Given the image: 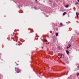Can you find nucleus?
<instances>
[{
	"mask_svg": "<svg viewBox=\"0 0 79 79\" xmlns=\"http://www.w3.org/2000/svg\"><path fill=\"white\" fill-rule=\"evenodd\" d=\"M15 71H17V73H20V72H21V70L19 69L18 68H15Z\"/></svg>",
	"mask_w": 79,
	"mask_h": 79,
	"instance_id": "nucleus-1",
	"label": "nucleus"
},
{
	"mask_svg": "<svg viewBox=\"0 0 79 79\" xmlns=\"http://www.w3.org/2000/svg\"><path fill=\"white\" fill-rule=\"evenodd\" d=\"M66 52L67 55H69V52L68 50H66Z\"/></svg>",
	"mask_w": 79,
	"mask_h": 79,
	"instance_id": "nucleus-2",
	"label": "nucleus"
},
{
	"mask_svg": "<svg viewBox=\"0 0 79 79\" xmlns=\"http://www.w3.org/2000/svg\"><path fill=\"white\" fill-rule=\"evenodd\" d=\"M77 12H76V15L78 18H79V16L78 15Z\"/></svg>",
	"mask_w": 79,
	"mask_h": 79,
	"instance_id": "nucleus-3",
	"label": "nucleus"
},
{
	"mask_svg": "<svg viewBox=\"0 0 79 79\" xmlns=\"http://www.w3.org/2000/svg\"><path fill=\"white\" fill-rule=\"evenodd\" d=\"M60 26H63V23H60Z\"/></svg>",
	"mask_w": 79,
	"mask_h": 79,
	"instance_id": "nucleus-4",
	"label": "nucleus"
},
{
	"mask_svg": "<svg viewBox=\"0 0 79 79\" xmlns=\"http://www.w3.org/2000/svg\"><path fill=\"white\" fill-rule=\"evenodd\" d=\"M79 73H77V77H78V76H79Z\"/></svg>",
	"mask_w": 79,
	"mask_h": 79,
	"instance_id": "nucleus-5",
	"label": "nucleus"
},
{
	"mask_svg": "<svg viewBox=\"0 0 79 79\" xmlns=\"http://www.w3.org/2000/svg\"><path fill=\"white\" fill-rule=\"evenodd\" d=\"M66 12H64L63 13V15H66Z\"/></svg>",
	"mask_w": 79,
	"mask_h": 79,
	"instance_id": "nucleus-6",
	"label": "nucleus"
},
{
	"mask_svg": "<svg viewBox=\"0 0 79 79\" xmlns=\"http://www.w3.org/2000/svg\"><path fill=\"white\" fill-rule=\"evenodd\" d=\"M56 36H58V33H56Z\"/></svg>",
	"mask_w": 79,
	"mask_h": 79,
	"instance_id": "nucleus-7",
	"label": "nucleus"
},
{
	"mask_svg": "<svg viewBox=\"0 0 79 79\" xmlns=\"http://www.w3.org/2000/svg\"><path fill=\"white\" fill-rule=\"evenodd\" d=\"M69 6V5H67L66 6H65L66 8H68Z\"/></svg>",
	"mask_w": 79,
	"mask_h": 79,
	"instance_id": "nucleus-8",
	"label": "nucleus"
},
{
	"mask_svg": "<svg viewBox=\"0 0 79 79\" xmlns=\"http://www.w3.org/2000/svg\"><path fill=\"white\" fill-rule=\"evenodd\" d=\"M71 44H69V47H71Z\"/></svg>",
	"mask_w": 79,
	"mask_h": 79,
	"instance_id": "nucleus-9",
	"label": "nucleus"
},
{
	"mask_svg": "<svg viewBox=\"0 0 79 79\" xmlns=\"http://www.w3.org/2000/svg\"><path fill=\"white\" fill-rule=\"evenodd\" d=\"M45 41L46 42H47V40L45 39Z\"/></svg>",
	"mask_w": 79,
	"mask_h": 79,
	"instance_id": "nucleus-10",
	"label": "nucleus"
},
{
	"mask_svg": "<svg viewBox=\"0 0 79 79\" xmlns=\"http://www.w3.org/2000/svg\"><path fill=\"white\" fill-rule=\"evenodd\" d=\"M77 67H78V69H79V66H78Z\"/></svg>",
	"mask_w": 79,
	"mask_h": 79,
	"instance_id": "nucleus-11",
	"label": "nucleus"
},
{
	"mask_svg": "<svg viewBox=\"0 0 79 79\" xmlns=\"http://www.w3.org/2000/svg\"><path fill=\"white\" fill-rule=\"evenodd\" d=\"M78 2H76V4H78Z\"/></svg>",
	"mask_w": 79,
	"mask_h": 79,
	"instance_id": "nucleus-12",
	"label": "nucleus"
},
{
	"mask_svg": "<svg viewBox=\"0 0 79 79\" xmlns=\"http://www.w3.org/2000/svg\"><path fill=\"white\" fill-rule=\"evenodd\" d=\"M69 48V47H67V48L68 49Z\"/></svg>",
	"mask_w": 79,
	"mask_h": 79,
	"instance_id": "nucleus-13",
	"label": "nucleus"
},
{
	"mask_svg": "<svg viewBox=\"0 0 79 79\" xmlns=\"http://www.w3.org/2000/svg\"><path fill=\"white\" fill-rule=\"evenodd\" d=\"M77 1H78V2L79 3V0H77Z\"/></svg>",
	"mask_w": 79,
	"mask_h": 79,
	"instance_id": "nucleus-14",
	"label": "nucleus"
},
{
	"mask_svg": "<svg viewBox=\"0 0 79 79\" xmlns=\"http://www.w3.org/2000/svg\"><path fill=\"white\" fill-rule=\"evenodd\" d=\"M62 54L60 55L61 56H62Z\"/></svg>",
	"mask_w": 79,
	"mask_h": 79,
	"instance_id": "nucleus-15",
	"label": "nucleus"
},
{
	"mask_svg": "<svg viewBox=\"0 0 79 79\" xmlns=\"http://www.w3.org/2000/svg\"><path fill=\"white\" fill-rule=\"evenodd\" d=\"M62 57V56H60V58H61V57Z\"/></svg>",
	"mask_w": 79,
	"mask_h": 79,
	"instance_id": "nucleus-16",
	"label": "nucleus"
},
{
	"mask_svg": "<svg viewBox=\"0 0 79 79\" xmlns=\"http://www.w3.org/2000/svg\"><path fill=\"white\" fill-rule=\"evenodd\" d=\"M68 23H70V22H68Z\"/></svg>",
	"mask_w": 79,
	"mask_h": 79,
	"instance_id": "nucleus-17",
	"label": "nucleus"
},
{
	"mask_svg": "<svg viewBox=\"0 0 79 79\" xmlns=\"http://www.w3.org/2000/svg\"><path fill=\"white\" fill-rule=\"evenodd\" d=\"M75 5H77V4H75Z\"/></svg>",
	"mask_w": 79,
	"mask_h": 79,
	"instance_id": "nucleus-18",
	"label": "nucleus"
},
{
	"mask_svg": "<svg viewBox=\"0 0 79 79\" xmlns=\"http://www.w3.org/2000/svg\"><path fill=\"white\" fill-rule=\"evenodd\" d=\"M35 2H37V0H35Z\"/></svg>",
	"mask_w": 79,
	"mask_h": 79,
	"instance_id": "nucleus-19",
	"label": "nucleus"
},
{
	"mask_svg": "<svg viewBox=\"0 0 79 79\" xmlns=\"http://www.w3.org/2000/svg\"><path fill=\"white\" fill-rule=\"evenodd\" d=\"M0 55H2V54L1 53H0Z\"/></svg>",
	"mask_w": 79,
	"mask_h": 79,
	"instance_id": "nucleus-20",
	"label": "nucleus"
},
{
	"mask_svg": "<svg viewBox=\"0 0 79 79\" xmlns=\"http://www.w3.org/2000/svg\"><path fill=\"white\" fill-rule=\"evenodd\" d=\"M36 8V7H35V9Z\"/></svg>",
	"mask_w": 79,
	"mask_h": 79,
	"instance_id": "nucleus-21",
	"label": "nucleus"
}]
</instances>
